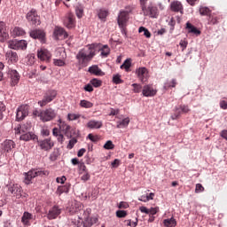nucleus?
<instances>
[{
  "label": "nucleus",
  "instance_id": "f257e3e1",
  "mask_svg": "<svg viewBox=\"0 0 227 227\" xmlns=\"http://www.w3.org/2000/svg\"><path fill=\"white\" fill-rule=\"evenodd\" d=\"M24 176V184H26V185H29V184H32L31 180H33V178H36V176H49V171L33 168L28 172H25Z\"/></svg>",
  "mask_w": 227,
  "mask_h": 227
},
{
  "label": "nucleus",
  "instance_id": "f03ea898",
  "mask_svg": "<svg viewBox=\"0 0 227 227\" xmlns=\"http://www.w3.org/2000/svg\"><path fill=\"white\" fill-rule=\"evenodd\" d=\"M146 1L147 0H140L143 15L151 17L152 19H157V7L153 6L152 4L146 6Z\"/></svg>",
  "mask_w": 227,
  "mask_h": 227
},
{
  "label": "nucleus",
  "instance_id": "7ed1b4c3",
  "mask_svg": "<svg viewBox=\"0 0 227 227\" xmlns=\"http://www.w3.org/2000/svg\"><path fill=\"white\" fill-rule=\"evenodd\" d=\"M8 47L14 51H26L27 49V42L26 40H11L8 42Z\"/></svg>",
  "mask_w": 227,
  "mask_h": 227
},
{
  "label": "nucleus",
  "instance_id": "20e7f679",
  "mask_svg": "<svg viewBox=\"0 0 227 227\" xmlns=\"http://www.w3.org/2000/svg\"><path fill=\"white\" fill-rule=\"evenodd\" d=\"M56 111L52 108L42 110L40 114V121H43L44 123L45 121H51L56 118Z\"/></svg>",
  "mask_w": 227,
  "mask_h": 227
},
{
  "label": "nucleus",
  "instance_id": "39448f33",
  "mask_svg": "<svg viewBox=\"0 0 227 227\" xmlns=\"http://www.w3.org/2000/svg\"><path fill=\"white\" fill-rule=\"evenodd\" d=\"M58 94L56 93L55 90H48L42 100L38 101V104L40 105L41 107H44V106H47V104H50V102H52L54 98H56V96Z\"/></svg>",
  "mask_w": 227,
  "mask_h": 227
},
{
  "label": "nucleus",
  "instance_id": "423d86ee",
  "mask_svg": "<svg viewBox=\"0 0 227 227\" xmlns=\"http://www.w3.org/2000/svg\"><path fill=\"white\" fill-rule=\"evenodd\" d=\"M8 79L11 86H17L19 81H20V74L15 69H9L7 72Z\"/></svg>",
  "mask_w": 227,
  "mask_h": 227
},
{
  "label": "nucleus",
  "instance_id": "0eeeda50",
  "mask_svg": "<svg viewBox=\"0 0 227 227\" xmlns=\"http://www.w3.org/2000/svg\"><path fill=\"white\" fill-rule=\"evenodd\" d=\"M37 58L40 61H45V63H51V59H52V54L49 50L45 48H41L37 51Z\"/></svg>",
  "mask_w": 227,
  "mask_h": 227
},
{
  "label": "nucleus",
  "instance_id": "6e6552de",
  "mask_svg": "<svg viewBox=\"0 0 227 227\" xmlns=\"http://www.w3.org/2000/svg\"><path fill=\"white\" fill-rule=\"evenodd\" d=\"M56 56H59V59H53V65L55 67H65V58H67V54L65 53V50L63 49H58L55 51Z\"/></svg>",
  "mask_w": 227,
  "mask_h": 227
},
{
  "label": "nucleus",
  "instance_id": "1a4fd4ad",
  "mask_svg": "<svg viewBox=\"0 0 227 227\" xmlns=\"http://www.w3.org/2000/svg\"><path fill=\"white\" fill-rule=\"evenodd\" d=\"M27 20L32 26H40V16L36 13V10L32 9L29 12L27 13Z\"/></svg>",
  "mask_w": 227,
  "mask_h": 227
},
{
  "label": "nucleus",
  "instance_id": "9d476101",
  "mask_svg": "<svg viewBox=\"0 0 227 227\" xmlns=\"http://www.w3.org/2000/svg\"><path fill=\"white\" fill-rule=\"evenodd\" d=\"M27 114H29V106L23 105L18 107L16 112V121H22V120H24Z\"/></svg>",
  "mask_w": 227,
  "mask_h": 227
},
{
  "label": "nucleus",
  "instance_id": "9b49d317",
  "mask_svg": "<svg viewBox=\"0 0 227 227\" xmlns=\"http://www.w3.org/2000/svg\"><path fill=\"white\" fill-rule=\"evenodd\" d=\"M76 59H78L79 65H88L91 59L90 56L86 53V49L80 50L76 55Z\"/></svg>",
  "mask_w": 227,
  "mask_h": 227
},
{
  "label": "nucleus",
  "instance_id": "f8f14e48",
  "mask_svg": "<svg viewBox=\"0 0 227 227\" xmlns=\"http://www.w3.org/2000/svg\"><path fill=\"white\" fill-rule=\"evenodd\" d=\"M8 191L10 193H12L14 198H17V200H20V198H22V186H20L18 184L10 185L8 187Z\"/></svg>",
  "mask_w": 227,
  "mask_h": 227
},
{
  "label": "nucleus",
  "instance_id": "ddd939ff",
  "mask_svg": "<svg viewBox=\"0 0 227 227\" xmlns=\"http://www.w3.org/2000/svg\"><path fill=\"white\" fill-rule=\"evenodd\" d=\"M64 26H66L67 29H74V27H75V15H74V13L69 12L66 15Z\"/></svg>",
  "mask_w": 227,
  "mask_h": 227
},
{
  "label": "nucleus",
  "instance_id": "4468645a",
  "mask_svg": "<svg viewBox=\"0 0 227 227\" xmlns=\"http://www.w3.org/2000/svg\"><path fill=\"white\" fill-rule=\"evenodd\" d=\"M119 27H125L127 26V22H129V13L125 12V11H120L117 19Z\"/></svg>",
  "mask_w": 227,
  "mask_h": 227
},
{
  "label": "nucleus",
  "instance_id": "2eb2a0df",
  "mask_svg": "<svg viewBox=\"0 0 227 227\" xmlns=\"http://www.w3.org/2000/svg\"><path fill=\"white\" fill-rule=\"evenodd\" d=\"M189 111H191V109H189V106L186 105H181L179 107H176L175 108V114L171 116L172 120H178V118H180V114H182V113H189Z\"/></svg>",
  "mask_w": 227,
  "mask_h": 227
},
{
  "label": "nucleus",
  "instance_id": "dca6fc26",
  "mask_svg": "<svg viewBox=\"0 0 227 227\" xmlns=\"http://www.w3.org/2000/svg\"><path fill=\"white\" fill-rule=\"evenodd\" d=\"M135 73L141 82H146L148 81V69L146 67H139L136 69Z\"/></svg>",
  "mask_w": 227,
  "mask_h": 227
},
{
  "label": "nucleus",
  "instance_id": "f3484780",
  "mask_svg": "<svg viewBox=\"0 0 227 227\" xmlns=\"http://www.w3.org/2000/svg\"><path fill=\"white\" fill-rule=\"evenodd\" d=\"M53 35L55 40H59V38H68V33H67L65 28L61 27H55Z\"/></svg>",
  "mask_w": 227,
  "mask_h": 227
},
{
  "label": "nucleus",
  "instance_id": "a211bd4d",
  "mask_svg": "<svg viewBox=\"0 0 227 227\" xmlns=\"http://www.w3.org/2000/svg\"><path fill=\"white\" fill-rule=\"evenodd\" d=\"M38 145H39L41 150L49 152V150H51L54 146V142H52L51 140V138H46L44 140H39Z\"/></svg>",
  "mask_w": 227,
  "mask_h": 227
},
{
  "label": "nucleus",
  "instance_id": "6ab92c4d",
  "mask_svg": "<svg viewBox=\"0 0 227 227\" xmlns=\"http://www.w3.org/2000/svg\"><path fill=\"white\" fill-rule=\"evenodd\" d=\"M98 47H100V43H97L87 45L86 53L89 57H90V59H93V58H95L97 51H98Z\"/></svg>",
  "mask_w": 227,
  "mask_h": 227
},
{
  "label": "nucleus",
  "instance_id": "aec40b11",
  "mask_svg": "<svg viewBox=\"0 0 227 227\" xmlns=\"http://www.w3.org/2000/svg\"><path fill=\"white\" fill-rule=\"evenodd\" d=\"M5 59L9 65H13V63L19 61V55L13 51H8L5 53Z\"/></svg>",
  "mask_w": 227,
  "mask_h": 227
},
{
  "label": "nucleus",
  "instance_id": "412c9836",
  "mask_svg": "<svg viewBox=\"0 0 227 227\" xmlns=\"http://www.w3.org/2000/svg\"><path fill=\"white\" fill-rule=\"evenodd\" d=\"M10 35L8 34V29H6V24L0 21V42L4 43L8 40Z\"/></svg>",
  "mask_w": 227,
  "mask_h": 227
},
{
  "label": "nucleus",
  "instance_id": "4be33fe9",
  "mask_svg": "<svg viewBox=\"0 0 227 227\" xmlns=\"http://www.w3.org/2000/svg\"><path fill=\"white\" fill-rule=\"evenodd\" d=\"M61 214V208L58 206H53L47 214V218L50 220L56 219Z\"/></svg>",
  "mask_w": 227,
  "mask_h": 227
},
{
  "label": "nucleus",
  "instance_id": "5701e85b",
  "mask_svg": "<svg viewBox=\"0 0 227 227\" xmlns=\"http://www.w3.org/2000/svg\"><path fill=\"white\" fill-rule=\"evenodd\" d=\"M88 72H90V74H92V75H97L98 77H102L106 75V73H104L102 69H100L97 65L90 67Z\"/></svg>",
  "mask_w": 227,
  "mask_h": 227
},
{
  "label": "nucleus",
  "instance_id": "b1692460",
  "mask_svg": "<svg viewBox=\"0 0 227 227\" xmlns=\"http://www.w3.org/2000/svg\"><path fill=\"white\" fill-rule=\"evenodd\" d=\"M142 94L144 97H154L157 94V90H153L151 85H145L142 90Z\"/></svg>",
  "mask_w": 227,
  "mask_h": 227
},
{
  "label": "nucleus",
  "instance_id": "393cba45",
  "mask_svg": "<svg viewBox=\"0 0 227 227\" xmlns=\"http://www.w3.org/2000/svg\"><path fill=\"white\" fill-rule=\"evenodd\" d=\"M30 36L35 40H43L45 38V32L40 29H35L30 31Z\"/></svg>",
  "mask_w": 227,
  "mask_h": 227
},
{
  "label": "nucleus",
  "instance_id": "a878e982",
  "mask_svg": "<svg viewBox=\"0 0 227 227\" xmlns=\"http://www.w3.org/2000/svg\"><path fill=\"white\" fill-rule=\"evenodd\" d=\"M170 10L171 12H180L182 14H184V5H182V3L179 1H174L170 4Z\"/></svg>",
  "mask_w": 227,
  "mask_h": 227
},
{
  "label": "nucleus",
  "instance_id": "bb28decb",
  "mask_svg": "<svg viewBox=\"0 0 227 227\" xmlns=\"http://www.w3.org/2000/svg\"><path fill=\"white\" fill-rule=\"evenodd\" d=\"M139 210L142 214H147L148 215H155V214H157V212H159V207H151V208H147L145 206H142L139 207Z\"/></svg>",
  "mask_w": 227,
  "mask_h": 227
},
{
  "label": "nucleus",
  "instance_id": "cd10ccee",
  "mask_svg": "<svg viewBox=\"0 0 227 227\" xmlns=\"http://www.w3.org/2000/svg\"><path fill=\"white\" fill-rule=\"evenodd\" d=\"M31 129V125L29 123L23 124L18 128L14 129L15 134H25V132H29Z\"/></svg>",
  "mask_w": 227,
  "mask_h": 227
},
{
  "label": "nucleus",
  "instance_id": "c85d7f7f",
  "mask_svg": "<svg viewBox=\"0 0 227 227\" xmlns=\"http://www.w3.org/2000/svg\"><path fill=\"white\" fill-rule=\"evenodd\" d=\"M2 146L4 150V152H12V150H13V148H15V142H13L12 140H5Z\"/></svg>",
  "mask_w": 227,
  "mask_h": 227
},
{
  "label": "nucleus",
  "instance_id": "c756f323",
  "mask_svg": "<svg viewBox=\"0 0 227 227\" xmlns=\"http://www.w3.org/2000/svg\"><path fill=\"white\" fill-rule=\"evenodd\" d=\"M33 219V214L25 211L23 213V215L21 217V223L25 225V226H29V221H32Z\"/></svg>",
  "mask_w": 227,
  "mask_h": 227
},
{
  "label": "nucleus",
  "instance_id": "7c9ffc66",
  "mask_svg": "<svg viewBox=\"0 0 227 227\" xmlns=\"http://www.w3.org/2000/svg\"><path fill=\"white\" fill-rule=\"evenodd\" d=\"M102 125L103 123L101 121H95V120H91L87 123L88 129H102Z\"/></svg>",
  "mask_w": 227,
  "mask_h": 227
},
{
  "label": "nucleus",
  "instance_id": "2f4dec72",
  "mask_svg": "<svg viewBox=\"0 0 227 227\" xmlns=\"http://www.w3.org/2000/svg\"><path fill=\"white\" fill-rule=\"evenodd\" d=\"M21 134L20 137V141H31V139H35L36 135L35 133L31 132H25V133H19Z\"/></svg>",
  "mask_w": 227,
  "mask_h": 227
},
{
  "label": "nucleus",
  "instance_id": "473e14b6",
  "mask_svg": "<svg viewBox=\"0 0 227 227\" xmlns=\"http://www.w3.org/2000/svg\"><path fill=\"white\" fill-rule=\"evenodd\" d=\"M70 187L71 184L68 183H67L65 185L59 186L57 189V194H59V196H61V194L63 193H68L70 192Z\"/></svg>",
  "mask_w": 227,
  "mask_h": 227
},
{
  "label": "nucleus",
  "instance_id": "72a5a7b5",
  "mask_svg": "<svg viewBox=\"0 0 227 227\" xmlns=\"http://www.w3.org/2000/svg\"><path fill=\"white\" fill-rule=\"evenodd\" d=\"M98 221L97 217H87L83 222V227H92L93 224H97Z\"/></svg>",
  "mask_w": 227,
  "mask_h": 227
},
{
  "label": "nucleus",
  "instance_id": "f704fd0d",
  "mask_svg": "<svg viewBox=\"0 0 227 227\" xmlns=\"http://www.w3.org/2000/svg\"><path fill=\"white\" fill-rule=\"evenodd\" d=\"M186 29H188V33H192L193 35H196L199 36V35H201V31L198 30V28L190 22L186 23Z\"/></svg>",
  "mask_w": 227,
  "mask_h": 227
},
{
  "label": "nucleus",
  "instance_id": "c9c22d12",
  "mask_svg": "<svg viewBox=\"0 0 227 227\" xmlns=\"http://www.w3.org/2000/svg\"><path fill=\"white\" fill-rule=\"evenodd\" d=\"M98 51H101L102 58H107L109 54H111V50L109 49L108 45H104L102 48H100V45L98 48Z\"/></svg>",
  "mask_w": 227,
  "mask_h": 227
},
{
  "label": "nucleus",
  "instance_id": "e433bc0d",
  "mask_svg": "<svg viewBox=\"0 0 227 227\" xmlns=\"http://www.w3.org/2000/svg\"><path fill=\"white\" fill-rule=\"evenodd\" d=\"M207 20L208 24H210L211 26H215V24H219L220 18L216 16L215 13H211L208 16Z\"/></svg>",
  "mask_w": 227,
  "mask_h": 227
},
{
  "label": "nucleus",
  "instance_id": "4c0bfd02",
  "mask_svg": "<svg viewBox=\"0 0 227 227\" xmlns=\"http://www.w3.org/2000/svg\"><path fill=\"white\" fill-rule=\"evenodd\" d=\"M130 119L129 117L124 118L122 121H117V129H125L129 127Z\"/></svg>",
  "mask_w": 227,
  "mask_h": 227
},
{
  "label": "nucleus",
  "instance_id": "58836bf2",
  "mask_svg": "<svg viewBox=\"0 0 227 227\" xmlns=\"http://www.w3.org/2000/svg\"><path fill=\"white\" fill-rule=\"evenodd\" d=\"M107 15H109V11L106 9H100L98 11V17L103 22H106V19L107 18Z\"/></svg>",
  "mask_w": 227,
  "mask_h": 227
},
{
  "label": "nucleus",
  "instance_id": "ea45409f",
  "mask_svg": "<svg viewBox=\"0 0 227 227\" xmlns=\"http://www.w3.org/2000/svg\"><path fill=\"white\" fill-rule=\"evenodd\" d=\"M12 36H24L26 35V31L19 27H15L12 31Z\"/></svg>",
  "mask_w": 227,
  "mask_h": 227
},
{
  "label": "nucleus",
  "instance_id": "a19ab883",
  "mask_svg": "<svg viewBox=\"0 0 227 227\" xmlns=\"http://www.w3.org/2000/svg\"><path fill=\"white\" fill-rule=\"evenodd\" d=\"M163 224L166 227H175L176 226V220L174 217L163 220Z\"/></svg>",
  "mask_w": 227,
  "mask_h": 227
},
{
  "label": "nucleus",
  "instance_id": "79ce46f5",
  "mask_svg": "<svg viewBox=\"0 0 227 227\" xmlns=\"http://www.w3.org/2000/svg\"><path fill=\"white\" fill-rule=\"evenodd\" d=\"M59 129L63 132H65V134H68V132H70V125L62 121L61 119L59 120Z\"/></svg>",
  "mask_w": 227,
  "mask_h": 227
},
{
  "label": "nucleus",
  "instance_id": "37998d69",
  "mask_svg": "<svg viewBox=\"0 0 227 227\" xmlns=\"http://www.w3.org/2000/svg\"><path fill=\"white\" fill-rule=\"evenodd\" d=\"M199 12H200V14L202 16L210 17V15L212 14V11H210L208 7H205V6L200 7Z\"/></svg>",
  "mask_w": 227,
  "mask_h": 227
},
{
  "label": "nucleus",
  "instance_id": "c03bdc74",
  "mask_svg": "<svg viewBox=\"0 0 227 227\" xmlns=\"http://www.w3.org/2000/svg\"><path fill=\"white\" fill-rule=\"evenodd\" d=\"M75 13L78 19H82V15H84V6L77 5L75 7Z\"/></svg>",
  "mask_w": 227,
  "mask_h": 227
},
{
  "label": "nucleus",
  "instance_id": "a18cd8bd",
  "mask_svg": "<svg viewBox=\"0 0 227 227\" xmlns=\"http://www.w3.org/2000/svg\"><path fill=\"white\" fill-rule=\"evenodd\" d=\"M80 106L81 107H84L85 109H91V107H93V103L88 100L82 99L80 101Z\"/></svg>",
  "mask_w": 227,
  "mask_h": 227
},
{
  "label": "nucleus",
  "instance_id": "49530a36",
  "mask_svg": "<svg viewBox=\"0 0 227 227\" xmlns=\"http://www.w3.org/2000/svg\"><path fill=\"white\" fill-rule=\"evenodd\" d=\"M138 33H144V36H145V38H151L152 37V34L150 33L148 28H146L145 27H140L138 28Z\"/></svg>",
  "mask_w": 227,
  "mask_h": 227
},
{
  "label": "nucleus",
  "instance_id": "de8ad7c7",
  "mask_svg": "<svg viewBox=\"0 0 227 227\" xmlns=\"http://www.w3.org/2000/svg\"><path fill=\"white\" fill-rule=\"evenodd\" d=\"M113 82L114 84H122L123 80H121V75L117 74L113 75Z\"/></svg>",
  "mask_w": 227,
  "mask_h": 227
},
{
  "label": "nucleus",
  "instance_id": "09e8293b",
  "mask_svg": "<svg viewBox=\"0 0 227 227\" xmlns=\"http://www.w3.org/2000/svg\"><path fill=\"white\" fill-rule=\"evenodd\" d=\"M59 156V149H54L52 153L50 155V160H57L58 157Z\"/></svg>",
  "mask_w": 227,
  "mask_h": 227
},
{
  "label": "nucleus",
  "instance_id": "8fccbe9b",
  "mask_svg": "<svg viewBox=\"0 0 227 227\" xmlns=\"http://www.w3.org/2000/svg\"><path fill=\"white\" fill-rule=\"evenodd\" d=\"M78 169H79L80 175H82L88 172V168H86V165L84 164V162L79 163Z\"/></svg>",
  "mask_w": 227,
  "mask_h": 227
},
{
  "label": "nucleus",
  "instance_id": "3c124183",
  "mask_svg": "<svg viewBox=\"0 0 227 227\" xmlns=\"http://www.w3.org/2000/svg\"><path fill=\"white\" fill-rule=\"evenodd\" d=\"M90 84L94 86V88H100L102 86V81L94 78L90 81Z\"/></svg>",
  "mask_w": 227,
  "mask_h": 227
},
{
  "label": "nucleus",
  "instance_id": "603ef678",
  "mask_svg": "<svg viewBox=\"0 0 227 227\" xmlns=\"http://www.w3.org/2000/svg\"><path fill=\"white\" fill-rule=\"evenodd\" d=\"M130 67H131V62H130V59H128L121 66V68H124L126 70V72H129V70L130 69Z\"/></svg>",
  "mask_w": 227,
  "mask_h": 227
},
{
  "label": "nucleus",
  "instance_id": "864d4df0",
  "mask_svg": "<svg viewBox=\"0 0 227 227\" xmlns=\"http://www.w3.org/2000/svg\"><path fill=\"white\" fill-rule=\"evenodd\" d=\"M104 148L105 150H114V144H113V141L107 140L104 145Z\"/></svg>",
  "mask_w": 227,
  "mask_h": 227
},
{
  "label": "nucleus",
  "instance_id": "5fc2aeb1",
  "mask_svg": "<svg viewBox=\"0 0 227 227\" xmlns=\"http://www.w3.org/2000/svg\"><path fill=\"white\" fill-rule=\"evenodd\" d=\"M79 118H81V114H67V119L69 120V121H74L75 120H79Z\"/></svg>",
  "mask_w": 227,
  "mask_h": 227
},
{
  "label": "nucleus",
  "instance_id": "6e6d98bb",
  "mask_svg": "<svg viewBox=\"0 0 227 227\" xmlns=\"http://www.w3.org/2000/svg\"><path fill=\"white\" fill-rule=\"evenodd\" d=\"M4 111H6V106L4 105V103L0 102V120H3V118H4Z\"/></svg>",
  "mask_w": 227,
  "mask_h": 227
},
{
  "label": "nucleus",
  "instance_id": "4d7b16f0",
  "mask_svg": "<svg viewBox=\"0 0 227 227\" xmlns=\"http://www.w3.org/2000/svg\"><path fill=\"white\" fill-rule=\"evenodd\" d=\"M132 87L134 88V93H141V90H143V86H141V84L133 83Z\"/></svg>",
  "mask_w": 227,
  "mask_h": 227
},
{
  "label": "nucleus",
  "instance_id": "13d9d810",
  "mask_svg": "<svg viewBox=\"0 0 227 227\" xmlns=\"http://www.w3.org/2000/svg\"><path fill=\"white\" fill-rule=\"evenodd\" d=\"M76 144H77V138L73 137L71 140H69V143L67 145V149L72 150V148H74V146H75Z\"/></svg>",
  "mask_w": 227,
  "mask_h": 227
},
{
  "label": "nucleus",
  "instance_id": "bf43d9fd",
  "mask_svg": "<svg viewBox=\"0 0 227 227\" xmlns=\"http://www.w3.org/2000/svg\"><path fill=\"white\" fill-rule=\"evenodd\" d=\"M175 86H176V79H172L171 83L166 82L164 84V89L168 90V88H175Z\"/></svg>",
  "mask_w": 227,
  "mask_h": 227
},
{
  "label": "nucleus",
  "instance_id": "052dcab7",
  "mask_svg": "<svg viewBox=\"0 0 227 227\" xmlns=\"http://www.w3.org/2000/svg\"><path fill=\"white\" fill-rule=\"evenodd\" d=\"M116 216L119 217V219H121L123 217H127V211H125V210H117L116 211Z\"/></svg>",
  "mask_w": 227,
  "mask_h": 227
},
{
  "label": "nucleus",
  "instance_id": "680f3d73",
  "mask_svg": "<svg viewBox=\"0 0 227 227\" xmlns=\"http://www.w3.org/2000/svg\"><path fill=\"white\" fill-rule=\"evenodd\" d=\"M91 178V176L90 175V172H83L82 176H81V180L82 182H88Z\"/></svg>",
  "mask_w": 227,
  "mask_h": 227
},
{
  "label": "nucleus",
  "instance_id": "e2e57ef3",
  "mask_svg": "<svg viewBox=\"0 0 227 227\" xmlns=\"http://www.w3.org/2000/svg\"><path fill=\"white\" fill-rule=\"evenodd\" d=\"M205 191V187L201 184H197L195 187V192L198 194L200 192H203Z\"/></svg>",
  "mask_w": 227,
  "mask_h": 227
},
{
  "label": "nucleus",
  "instance_id": "0e129e2a",
  "mask_svg": "<svg viewBox=\"0 0 227 227\" xmlns=\"http://www.w3.org/2000/svg\"><path fill=\"white\" fill-rule=\"evenodd\" d=\"M88 139L92 141V143H97V141H98V136H93V134H89L88 135Z\"/></svg>",
  "mask_w": 227,
  "mask_h": 227
},
{
  "label": "nucleus",
  "instance_id": "69168bd1",
  "mask_svg": "<svg viewBox=\"0 0 227 227\" xmlns=\"http://www.w3.org/2000/svg\"><path fill=\"white\" fill-rule=\"evenodd\" d=\"M220 108L223 109V110L227 109V101L226 100L220 101Z\"/></svg>",
  "mask_w": 227,
  "mask_h": 227
},
{
  "label": "nucleus",
  "instance_id": "338daca9",
  "mask_svg": "<svg viewBox=\"0 0 227 227\" xmlns=\"http://www.w3.org/2000/svg\"><path fill=\"white\" fill-rule=\"evenodd\" d=\"M112 168H118L120 166V160L115 159L112 163H111Z\"/></svg>",
  "mask_w": 227,
  "mask_h": 227
},
{
  "label": "nucleus",
  "instance_id": "774afa93",
  "mask_svg": "<svg viewBox=\"0 0 227 227\" xmlns=\"http://www.w3.org/2000/svg\"><path fill=\"white\" fill-rule=\"evenodd\" d=\"M220 136L221 137H223V139H225L227 141V129L222 130Z\"/></svg>",
  "mask_w": 227,
  "mask_h": 227
}]
</instances>
